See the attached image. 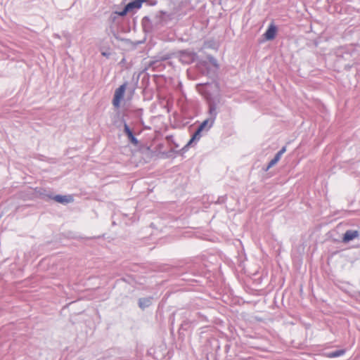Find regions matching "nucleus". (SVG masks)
I'll list each match as a JSON object with an SVG mask.
<instances>
[{
  "mask_svg": "<svg viewBox=\"0 0 360 360\" xmlns=\"http://www.w3.org/2000/svg\"><path fill=\"white\" fill-rule=\"evenodd\" d=\"M121 122H123V127H124L123 132H124V135L127 137L128 141L131 144H132L134 146H136V147L139 146L140 142L136 139V134H141V131H139L137 133L135 132L134 131V129L131 128L130 127V125L127 124V121L123 117L121 118Z\"/></svg>",
  "mask_w": 360,
  "mask_h": 360,
  "instance_id": "3",
  "label": "nucleus"
},
{
  "mask_svg": "<svg viewBox=\"0 0 360 360\" xmlns=\"http://www.w3.org/2000/svg\"><path fill=\"white\" fill-rule=\"evenodd\" d=\"M122 63H124V58H122Z\"/></svg>",
  "mask_w": 360,
  "mask_h": 360,
  "instance_id": "39",
  "label": "nucleus"
},
{
  "mask_svg": "<svg viewBox=\"0 0 360 360\" xmlns=\"http://www.w3.org/2000/svg\"><path fill=\"white\" fill-rule=\"evenodd\" d=\"M39 195L41 199L44 200H52V197H53V194L51 192L47 191L45 189H41L39 191Z\"/></svg>",
  "mask_w": 360,
  "mask_h": 360,
  "instance_id": "16",
  "label": "nucleus"
},
{
  "mask_svg": "<svg viewBox=\"0 0 360 360\" xmlns=\"http://www.w3.org/2000/svg\"><path fill=\"white\" fill-rule=\"evenodd\" d=\"M192 145V143H190V141H188L181 149V151L184 153L186 152L188 150V148Z\"/></svg>",
  "mask_w": 360,
  "mask_h": 360,
  "instance_id": "30",
  "label": "nucleus"
},
{
  "mask_svg": "<svg viewBox=\"0 0 360 360\" xmlns=\"http://www.w3.org/2000/svg\"><path fill=\"white\" fill-rule=\"evenodd\" d=\"M116 39H117L118 41H123V39L121 38L119 35V33L118 32L115 33V36H113Z\"/></svg>",
  "mask_w": 360,
  "mask_h": 360,
  "instance_id": "33",
  "label": "nucleus"
},
{
  "mask_svg": "<svg viewBox=\"0 0 360 360\" xmlns=\"http://www.w3.org/2000/svg\"><path fill=\"white\" fill-rule=\"evenodd\" d=\"M153 297H141L138 300V305L140 309L144 310L152 304Z\"/></svg>",
  "mask_w": 360,
  "mask_h": 360,
  "instance_id": "12",
  "label": "nucleus"
},
{
  "mask_svg": "<svg viewBox=\"0 0 360 360\" xmlns=\"http://www.w3.org/2000/svg\"><path fill=\"white\" fill-rule=\"evenodd\" d=\"M143 30L145 32H150L153 31V26L151 20L148 16H145L141 20Z\"/></svg>",
  "mask_w": 360,
  "mask_h": 360,
  "instance_id": "11",
  "label": "nucleus"
},
{
  "mask_svg": "<svg viewBox=\"0 0 360 360\" xmlns=\"http://www.w3.org/2000/svg\"><path fill=\"white\" fill-rule=\"evenodd\" d=\"M127 115V114H124L122 116H120V113L115 115L112 120L113 125L118 129L120 128L121 125L123 124V122H121V118L123 117L124 119V116Z\"/></svg>",
  "mask_w": 360,
  "mask_h": 360,
  "instance_id": "17",
  "label": "nucleus"
},
{
  "mask_svg": "<svg viewBox=\"0 0 360 360\" xmlns=\"http://www.w3.org/2000/svg\"><path fill=\"white\" fill-rule=\"evenodd\" d=\"M141 0H133L129 2L124 6V8L121 11L122 15H127L129 12L134 11V9H139L142 6Z\"/></svg>",
  "mask_w": 360,
  "mask_h": 360,
  "instance_id": "8",
  "label": "nucleus"
},
{
  "mask_svg": "<svg viewBox=\"0 0 360 360\" xmlns=\"http://www.w3.org/2000/svg\"><path fill=\"white\" fill-rule=\"evenodd\" d=\"M278 31L277 26L274 23L271 22L266 32L263 34V37L266 41H271L276 38V33Z\"/></svg>",
  "mask_w": 360,
  "mask_h": 360,
  "instance_id": "9",
  "label": "nucleus"
},
{
  "mask_svg": "<svg viewBox=\"0 0 360 360\" xmlns=\"http://www.w3.org/2000/svg\"><path fill=\"white\" fill-rule=\"evenodd\" d=\"M122 63H124V58H122Z\"/></svg>",
  "mask_w": 360,
  "mask_h": 360,
  "instance_id": "38",
  "label": "nucleus"
},
{
  "mask_svg": "<svg viewBox=\"0 0 360 360\" xmlns=\"http://www.w3.org/2000/svg\"><path fill=\"white\" fill-rule=\"evenodd\" d=\"M52 200H55L56 202L66 205L69 202H71L73 201V198L71 195H53L52 197Z\"/></svg>",
  "mask_w": 360,
  "mask_h": 360,
  "instance_id": "10",
  "label": "nucleus"
},
{
  "mask_svg": "<svg viewBox=\"0 0 360 360\" xmlns=\"http://www.w3.org/2000/svg\"><path fill=\"white\" fill-rule=\"evenodd\" d=\"M179 61L186 65L191 64L195 62L198 58V55L195 52L189 50H181L179 52Z\"/></svg>",
  "mask_w": 360,
  "mask_h": 360,
  "instance_id": "4",
  "label": "nucleus"
},
{
  "mask_svg": "<svg viewBox=\"0 0 360 360\" xmlns=\"http://www.w3.org/2000/svg\"><path fill=\"white\" fill-rule=\"evenodd\" d=\"M207 59H208L209 62H210V63H211V64H212V65L215 68H217V69H218V68H219V64H218V63H217V59H216L214 56H212V55H208V56H207Z\"/></svg>",
  "mask_w": 360,
  "mask_h": 360,
  "instance_id": "24",
  "label": "nucleus"
},
{
  "mask_svg": "<svg viewBox=\"0 0 360 360\" xmlns=\"http://www.w3.org/2000/svg\"><path fill=\"white\" fill-rule=\"evenodd\" d=\"M193 317H195L197 319V322L199 320H204L205 318V316L201 314L200 312H195L193 314L191 313V318Z\"/></svg>",
  "mask_w": 360,
  "mask_h": 360,
  "instance_id": "26",
  "label": "nucleus"
},
{
  "mask_svg": "<svg viewBox=\"0 0 360 360\" xmlns=\"http://www.w3.org/2000/svg\"><path fill=\"white\" fill-rule=\"evenodd\" d=\"M105 31L108 36H110L111 34L112 36H115V33L117 32V31L115 30V27L112 25L109 26V27L107 28Z\"/></svg>",
  "mask_w": 360,
  "mask_h": 360,
  "instance_id": "25",
  "label": "nucleus"
},
{
  "mask_svg": "<svg viewBox=\"0 0 360 360\" xmlns=\"http://www.w3.org/2000/svg\"><path fill=\"white\" fill-rule=\"evenodd\" d=\"M208 84V83H203V84H199L198 85L199 86H207Z\"/></svg>",
  "mask_w": 360,
  "mask_h": 360,
  "instance_id": "36",
  "label": "nucleus"
},
{
  "mask_svg": "<svg viewBox=\"0 0 360 360\" xmlns=\"http://www.w3.org/2000/svg\"><path fill=\"white\" fill-rule=\"evenodd\" d=\"M142 3H146L148 6H154L158 4V0H141Z\"/></svg>",
  "mask_w": 360,
  "mask_h": 360,
  "instance_id": "27",
  "label": "nucleus"
},
{
  "mask_svg": "<svg viewBox=\"0 0 360 360\" xmlns=\"http://www.w3.org/2000/svg\"><path fill=\"white\" fill-rule=\"evenodd\" d=\"M197 67L198 69L202 70V71L206 70L207 73L208 72L209 64L207 61L202 60L198 61Z\"/></svg>",
  "mask_w": 360,
  "mask_h": 360,
  "instance_id": "19",
  "label": "nucleus"
},
{
  "mask_svg": "<svg viewBox=\"0 0 360 360\" xmlns=\"http://www.w3.org/2000/svg\"><path fill=\"white\" fill-rule=\"evenodd\" d=\"M202 131L199 129H196V130L195 131V132L192 134V136L191 138V139L189 140L190 141V143H196L198 142L201 136H202Z\"/></svg>",
  "mask_w": 360,
  "mask_h": 360,
  "instance_id": "18",
  "label": "nucleus"
},
{
  "mask_svg": "<svg viewBox=\"0 0 360 360\" xmlns=\"http://www.w3.org/2000/svg\"><path fill=\"white\" fill-rule=\"evenodd\" d=\"M286 151V146L282 148L275 155L274 158L269 162V167L274 166L281 159L282 155Z\"/></svg>",
  "mask_w": 360,
  "mask_h": 360,
  "instance_id": "13",
  "label": "nucleus"
},
{
  "mask_svg": "<svg viewBox=\"0 0 360 360\" xmlns=\"http://www.w3.org/2000/svg\"><path fill=\"white\" fill-rule=\"evenodd\" d=\"M271 167H269V164L267 165V166H266V167H264L263 169L264 171L266 172L268 171Z\"/></svg>",
  "mask_w": 360,
  "mask_h": 360,
  "instance_id": "34",
  "label": "nucleus"
},
{
  "mask_svg": "<svg viewBox=\"0 0 360 360\" xmlns=\"http://www.w3.org/2000/svg\"><path fill=\"white\" fill-rule=\"evenodd\" d=\"M219 339L212 337L207 340L206 347L207 349H210V352H213L214 350V347H217V345L219 343Z\"/></svg>",
  "mask_w": 360,
  "mask_h": 360,
  "instance_id": "15",
  "label": "nucleus"
},
{
  "mask_svg": "<svg viewBox=\"0 0 360 360\" xmlns=\"http://www.w3.org/2000/svg\"><path fill=\"white\" fill-rule=\"evenodd\" d=\"M221 347L220 342L217 345V347H214V350L213 351L214 352L215 356H219V350Z\"/></svg>",
  "mask_w": 360,
  "mask_h": 360,
  "instance_id": "28",
  "label": "nucleus"
},
{
  "mask_svg": "<svg viewBox=\"0 0 360 360\" xmlns=\"http://www.w3.org/2000/svg\"><path fill=\"white\" fill-rule=\"evenodd\" d=\"M217 103L214 101L210 100L208 101L209 106V115L210 117L205 120L202 122H201L199 126L197 127L201 131H202L207 127V131H208L214 124L215 119L217 115Z\"/></svg>",
  "mask_w": 360,
  "mask_h": 360,
  "instance_id": "2",
  "label": "nucleus"
},
{
  "mask_svg": "<svg viewBox=\"0 0 360 360\" xmlns=\"http://www.w3.org/2000/svg\"><path fill=\"white\" fill-rule=\"evenodd\" d=\"M197 275V270L195 267H193L190 269L189 272H186L181 274V280L186 281H195L192 278V276H195Z\"/></svg>",
  "mask_w": 360,
  "mask_h": 360,
  "instance_id": "14",
  "label": "nucleus"
},
{
  "mask_svg": "<svg viewBox=\"0 0 360 360\" xmlns=\"http://www.w3.org/2000/svg\"><path fill=\"white\" fill-rule=\"evenodd\" d=\"M182 314L185 317V320L182 321L180 325L179 333L181 334V330H188L190 329L193 323H197V319L193 317L191 318V311L188 310L184 311Z\"/></svg>",
  "mask_w": 360,
  "mask_h": 360,
  "instance_id": "5",
  "label": "nucleus"
},
{
  "mask_svg": "<svg viewBox=\"0 0 360 360\" xmlns=\"http://www.w3.org/2000/svg\"><path fill=\"white\" fill-rule=\"evenodd\" d=\"M345 353V349H338V350H335V351L330 352L328 354V356L331 357V358H335V357H338V356L344 354Z\"/></svg>",
  "mask_w": 360,
  "mask_h": 360,
  "instance_id": "23",
  "label": "nucleus"
},
{
  "mask_svg": "<svg viewBox=\"0 0 360 360\" xmlns=\"http://www.w3.org/2000/svg\"><path fill=\"white\" fill-rule=\"evenodd\" d=\"M159 13L160 14V18H161V20L164 19L163 16H165V15L167 16L168 18H170V16H171L170 14H168L167 12H166L165 11H160Z\"/></svg>",
  "mask_w": 360,
  "mask_h": 360,
  "instance_id": "31",
  "label": "nucleus"
},
{
  "mask_svg": "<svg viewBox=\"0 0 360 360\" xmlns=\"http://www.w3.org/2000/svg\"><path fill=\"white\" fill-rule=\"evenodd\" d=\"M172 58V54H158L145 63V70L150 69L153 71L160 72L165 68L163 61L167 60Z\"/></svg>",
  "mask_w": 360,
  "mask_h": 360,
  "instance_id": "1",
  "label": "nucleus"
},
{
  "mask_svg": "<svg viewBox=\"0 0 360 360\" xmlns=\"http://www.w3.org/2000/svg\"><path fill=\"white\" fill-rule=\"evenodd\" d=\"M218 201H219V202H224V198L221 197V198H219Z\"/></svg>",
  "mask_w": 360,
  "mask_h": 360,
  "instance_id": "35",
  "label": "nucleus"
},
{
  "mask_svg": "<svg viewBox=\"0 0 360 360\" xmlns=\"http://www.w3.org/2000/svg\"><path fill=\"white\" fill-rule=\"evenodd\" d=\"M126 15H122L121 11H113L110 17H109V20L112 22V23H115L118 18V16H121V17H124Z\"/></svg>",
  "mask_w": 360,
  "mask_h": 360,
  "instance_id": "20",
  "label": "nucleus"
},
{
  "mask_svg": "<svg viewBox=\"0 0 360 360\" xmlns=\"http://www.w3.org/2000/svg\"><path fill=\"white\" fill-rule=\"evenodd\" d=\"M105 39H103L101 40V41L99 43L98 49H99L100 51L110 49V46L108 44V42H105Z\"/></svg>",
  "mask_w": 360,
  "mask_h": 360,
  "instance_id": "22",
  "label": "nucleus"
},
{
  "mask_svg": "<svg viewBox=\"0 0 360 360\" xmlns=\"http://www.w3.org/2000/svg\"><path fill=\"white\" fill-rule=\"evenodd\" d=\"M167 140L169 141L170 139H172V136H169L167 137Z\"/></svg>",
  "mask_w": 360,
  "mask_h": 360,
  "instance_id": "37",
  "label": "nucleus"
},
{
  "mask_svg": "<svg viewBox=\"0 0 360 360\" xmlns=\"http://www.w3.org/2000/svg\"><path fill=\"white\" fill-rule=\"evenodd\" d=\"M131 112H133L135 117L138 118L141 122V124H143V120L142 119L143 115V109L139 108L135 110H131Z\"/></svg>",
  "mask_w": 360,
  "mask_h": 360,
  "instance_id": "21",
  "label": "nucleus"
},
{
  "mask_svg": "<svg viewBox=\"0 0 360 360\" xmlns=\"http://www.w3.org/2000/svg\"><path fill=\"white\" fill-rule=\"evenodd\" d=\"M230 347H231V345L229 343H226V345H224V350L226 354L229 352Z\"/></svg>",
  "mask_w": 360,
  "mask_h": 360,
  "instance_id": "32",
  "label": "nucleus"
},
{
  "mask_svg": "<svg viewBox=\"0 0 360 360\" xmlns=\"http://www.w3.org/2000/svg\"><path fill=\"white\" fill-rule=\"evenodd\" d=\"M359 236L360 231L359 230L349 229L342 235V242L344 243H348L354 239H359Z\"/></svg>",
  "mask_w": 360,
  "mask_h": 360,
  "instance_id": "7",
  "label": "nucleus"
},
{
  "mask_svg": "<svg viewBox=\"0 0 360 360\" xmlns=\"http://www.w3.org/2000/svg\"><path fill=\"white\" fill-rule=\"evenodd\" d=\"M127 85V82H124L115 90L112 102L115 108H119L120 106L121 101L124 98Z\"/></svg>",
  "mask_w": 360,
  "mask_h": 360,
  "instance_id": "6",
  "label": "nucleus"
},
{
  "mask_svg": "<svg viewBox=\"0 0 360 360\" xmlns=\"http://www.w3.org/2000/svg\"><path fill=\"white\" fill-rule=\"evenodd\" d=\"M101 53L103 56L105 57L106 58H109L111 56V53L110 52V50H105L101 51Z\"/></svg>",
  "mask_w": 360,
  "mask_h": 360,
  "instance_id": "29",
  "label": "nucleus"
}]
</instances>
